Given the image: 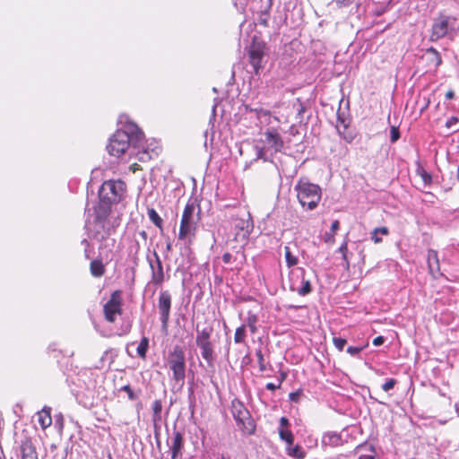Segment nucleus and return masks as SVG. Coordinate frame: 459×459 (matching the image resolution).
<instances>
[{"label": "nucleus", "instance_id": "56", "mask_svg": "<svg viewBox=\"0 0 459 459\" xmlns=\"http://www.w3.org/2000/svg\"><path fill=\"white\" fill-rule=\"evenodd\" d=\"M329 438H330V442L333 441V443L337 442L339 440V437L337 435L329 436Z\"/></svg>", "mask_w": 459, "mask_h": 459}, {"label": "nucleus", "instance_id": "28", "mask_svg": "<svg viewBox=\"0 0 459 459\" xmlns=\"http://www.w3.org/2000/svg\"><path fill=\"white\" fill-rule=\"evenodd\" d=\"M279 435L281 439L284 440L288 446H292L294 441V437L290 430L280 429Z\"/></svg>", "mask_w": 459, "mask_h": 459}, {"label": "nucleus", "instance_id": "32", "mask_svg": "<svg viewBox=\"0 0 459 459\" xmlns=\"http://www.w3.org/2000/svg\"><path fill=\"white\" fill-rule=\"evenodd\" d=\"M311 291V285L309 281H303V285L298 290V293L301 296H305Z\"/></svg>", "mask_w": 459, "mask_h": 459}, {"label": "nucleus", "instance_id": "30", "mask_svg": "<svg viewBox=\"0 0 459 459\" xmlns=\"http://www.w3.org/2000/svg\"><path fill=\"white\" fill-rule=\"evenodd\" d=\"M246 322H247V325L250 329V332L252 333H256V331H257V327H256L257 317H256V316L255 315H249L247 317Z\"/></svg>", "mask_w": 459, "mask_h": 459}, {"label": "nucleus", "instance_id": "17", "mask_svg": "<svg viewBox=\"0 0 459 459\" xmlns=\"http://www.w3.org/2000/svg\"><path fill=\"white\" fill-rule=\"evenodd\" d=\"M183 447V436L180 432H176L173 438V444L171 446V457L176 459Z\"/></svg>", "mask_w": 459, "mask_h": 459}, {"label": "nucleus", "instance_id": "43", "mask_svg": "<svg viewBox=\"0 0 459 459\" xmlns=\"http://www.w3.org/2000/svg\"><path fill=\"white\" fill-rule=\"evenodd\" d=\"M371 238L375 243H380L382 241V239L378 237V232L375 230V229L371 233Z\"/></svg>", "mask_w": 459, "mask_h": 459}, {"label": "nucleus", "instance_id": "48", "mask_svg": "<svg viewBox=\"0 0 459 459\" xmlns=\"http://www.w3.org/2000/svg\"><path fill=\"white\" fill-rule=\"evenodd\" d=\"M340 223L338 221H334L331 225V232L333 234L339 229Z\"/></svg>", "mask_w": 459, "mask_h": 459}, {"label": "nucleus", "instance_id": "3", "mask_svg": "<svg viewBox=\"0 0 459 459\" xmlns=\"http://www.w3.org/2000/svg\"><path fill=\"white\" fill-rule=\"evenodd\" d=\"M197 210L196 212V206L194 203H187L183 211L178 238L187 244L192 243L195 238L197 224L200 221V209Z\"/></svg>", "mask_w": 459, "mask_h": 459}, {"label": "nucleus", "instance_id": "23", "mask_svg": "<svg viewBox=\"0 0 459 459\" xmlns=\"http://www.w3.org/2000/svg\"><path fill=\"white\" fill-rule=\"evenodd\" d=\"M22 459H38V455L32 446H23L22 447Z\"/></svg>", "mask_w": 459, "mask_h": 459}, {"label": "nucleus", "instance_id": "18", "mask_svg": "<svg viewBox=\"0 0 459 459\" xmlns=\"http://www.w3.org/2000/svg\"><path fill=\"white\" fill-rule=\"evenodd\" d=\"M90 271L93 277H101L105 273V266L101 260L95 259L91 262Z\"/></svg>", "mask_w": 459, "mask_h": 459}, {"label": "nucleus", "instance_id": "7", "mask_svg": "<svg viewBox=\"0 0 459 459\" xmlns=\"http://www.w3.org/2000/svg\"><path fill=\"white\" fill-rule=\"evenodd\" d=\"M169 364L170 369L173 371V378L176 381H183L186 374L185 353L183 350L176 346L169 355Z\"/></svg>", "mask_w": 459, "mask_h": 459}, {"label": "nucleus", "instance_id": "38", "mask_svg": "<svg viewBox=\"0 0 459 459\" xmlns=\"http://www.w3.org/2000/svg\"><path fill=\"white\" fill-rule=\"evenodd\" d=\"M338 251H339L340 253H342V258H343V260H345V261H346V264H347V266H349V261H348V259H347V255H346V252H347V243H346V242H344V243H343V244L339 247Z\"/></svg>", "mask_w": 459, "mask_h": 459}, {"label": "nucleus", "instance_id": "50", "mask_svg": "<svg viewBox=\"0 0 459 459\" xmlns=\"http://www.w3.org/2000/svg\"><path fill=\"white\" fill-rule=\"evenodd\" d=\"M231 260V255L230 253H225L223 255H222V261L225 263V264H229Z\"/></svg>", "mask_w": 459, "mask_h": 459}, {"label": "nucleus", "instance_id": "53", "mask_svg": "<svg viewBox=\"0 0 459 459\" xmlns=\"http://www.w3.org/2000/svg\"><path fill=\"white\" fill-rule=\"evenodd\" d=\"M454 97H455V92H454V91H452V90L448 91L446 93V98L447 100H452V99H454Z\"/></svg>", "mask_w": 459, "mask_h": 459}, {"label": "nucleus", "instance_id": "29", "mask_svg": "<svg viewBox=\"0 0 459 459\" xmlns=\"http://www.w3.org/2000/svg\"><path fill=\"white\" fill-rule=\"evenodd\" d=\"M286 263L289 267L294 266L298 264V258L293 255L289 247H284Z\"/></svg>", "mask_w": 459, "mask_h": 459}, {"label": "nucleus", "instance_id": "25", "mask_svg": "<svg viewBox=\"0 0 459 459\" xmlns=\"http://www.w3.org/2000/svg\"><path fill=\"white\" fill-rule=\"evenodd\" d=\"M147 213H148V217H149L150 221L155 226H157L158 228L161 229L162 228L163 221L160 217L158 212L153 208H151V209H148V212Z\"/></svg>", "mask_w": 459, "mask_h": 459}, {"label": "nucleus", "instance_id": "24", "mask_svg": "<svg viewBox=\"0 0 459 459\" xmlns=\"http://www.w3.org/2000/svg\"><path fill=\"white\" fill-rule=\"evenodd\" d=\"M212 333V327H205L202 330H197L195 343L199 342L210 340Z\"/></svg>", "mask_w": 459, "mask_h": 459}, {"label": "nucleus", "instance_id": "20", "mask_svg": "<svg viewBox=\"0 0 459 459\" xmlns=\"http://www.w3.org/2000/svg\"><path fill=\"white\" fill-rule=\"evenodd\" d=\"M152 422L154 425H156V423H160V421L161 420V411H162L161 402L160 400H155L152 403Z\"/></svg>", "mask_w": 459, "mask_h": 459}, {"label": "nucleus", "instance_id": "21", "mask_svg": "<svg viewBox=\"0 0 459 459\" xmlns=\"http://www.w3.org/2000/svg\"><path fill=\"white\" fill-rule=\"evenodd\" d=\"M287 454L293 457V458H296V459H303L306 455V453L304 452V450L302 449L301 446H299V445H296L294 446H288L287 447Z\"/></svg>", "mask_w": 459, "mask_h": 459}, {"label": "nucleus", "instance_id": "33", "mask_svg": "<svg viewBox=\"0 0 459 459\" xmlns=\"http://www.w3.org/2000/svg\"><path fill=\"white\" fill-rule=\"evenodd\" d=\"M255 355L257 357V361H258L260 371H262V372L265 371L266 367L264 364V355L262 353V351L261 350L256 351Z\"/></svg>", "mask_w": 459, "mask_h": 459}, {"label": "nucleus", "instance_id": "54", "mask_svg": "<svg viewBox=\"0 0 459 459\" xmlns=\"http://www.w3.org/2000/svg\"><path fill=\"white\" fill-rule=\"evenodd\" d=\"M299 393H290V399L291 401H298V397H299Z\"/></svg>", "mask_w": 459, "mask_h": 459}, {"label": "nucleus", "instance_id": "39", "mask_svg": "<svg viewBox=\"0 0 459 459\" xmlns=\"http://www.w3.org/2000/svg\"><path fill=\"white\" fill-rule=\"evenodd\" d=\"M122 390L127 393L128 398L130 400H134L136 398L134 393L133 392V390L131 389V387L128 385H124L122 387Z\"/></svg>", "mask_w": 459, "mask_h": 459}, {"label": "nucleus", "instance_id": "47", "mask_svg": "<svg viewBox=\"0 0 459 459\" xmlns=\"http://www.w3.org/2000/svg\"><path fill=\"white\" fill-rule=\"evenodd\" d=\"M375 230L382 235H388L389 233V230L386 227L376 228Z\"/></svg>", "mask_w": 459, "mask_h": 459}, {"label": "nucleus", "instance_id": "15", "mask_svg": "<svg viewBox=\"0 0 459 459\" xmlns=\"http://www.w3.org/2000/svg\"><path fill=\"white\" fill-rule=\"evenodd\" d=\"M232 413L236 420L243 422L248 415V411L244 407L243 403L238 401L232 402Z\"/></svg>", "mask_w": 459, "mask_h": 459}, {"label": "nucleus", "instance_id": "6", "mask_svg": "<svg viewBox=\"0 0 459 459\" xmlns=\"http://www.w3.org/2000/svg\"><path fill=\"white\" fill-rule=\"evenodd\" d=\"M122 291L117 290L111 293L109 300L103 306L105 319L109 323L116 322L117 316L122 315Z\"/></svg>", "mask_w": 459, "mask_h": 459}, {"label": "nucleus", "instance_id": "12", "mask_svg": "<svg viewBox=\"0 0 459 459\" xmlns=\"http://www.w3.org/2000/svg\"><path fill=\"white\" fill-rule=\"evenodd\" d=\"M264 136L270 148H272L275 152L281 151L283 148V141L276 129H268L264 133Z\"/></svg>", "mask_w": 459, "mask_h": 459}, {"label": "nucleus", "instance_id": "45", "mask_svg": "<svg viewBox=\"0 0 459 459\" xmlns=\"http://www.w3.org/2000/svg\"><path fill=\"white\" fill-rule=\"evenodd\" d=\"M384 341H385V339H384V337H383V336H377V337H376V338L373 340V342H373V344H374L375 346H379V345L383 344Z\"/></svg>", "mask_w": 459, "mask_h": 459}, {"label": "nucleus", "instance_id": "35", "mask_svg": "<svg viewBox=\"0 0 459 459\" xmlns=\"http://www.w3.org/2000/svg\"><path fill=\"white\" fill-rule=\"evenodd\" d=\"M396 384V380L394 378L388 379L385 384L382 385V389L385 392H388L389 390L393 389Z\"/></svg>", "mask_w": 459, "mask_h": 459}, {"label": "nucleus", "instance_id": "8", "mask_svg": "<svg viewBox=\"0 0 459 459\" xmlns=\"http://www.w3.org/2000/svg\"><path fill=\"white\" fill-rule=\"evenodd\" d=\"M233 224L235 229L238 230L236 238H241L242 240L247 239L254 228L250 213L243 212L242 214L238 215L234 219Z\"/></svg>", "mask_w": 459, "mask_h": 459}, {"label": "nucleus", "instance_id": "5", "mask_svg": "<svg viewBox=\"0 0 459 459\" xmlns=\"http://www.w3.org/2000/svg\"><path fill=\"white\" fill-rule=\"evenodd\" d=\"M265 49V43L262 40L256 39L255 38L253 39L252 43L248 48L247 53L249 63L256 74L264 67L266 63Z\"/></svg>", "mask_w": 459, "mask_h": 459}, {"label": "nucleus", "instance_id": "31", "mask_svg": "<svg viewBox=\"0 0 459 459\" xmlns=\"http://www.w3.org/2000/svg\"><path fill=\"white\" fill-rule=\"evenodd\" d=\"M427 53L433 55L432 61L435 63L436 66H438L442 63V59H441L439 53L434 48L431 47V48H428Z\"/></svg>", "mask_w": 459, "mask_h": 459}, {"label": "nucleus", "instance_id": "34", "mask_svg": "<svg viewBox=\"0 0 459 459\" xmlns=\"http://www.w3.org/2000/svg\"><path fill=\"white\" fill-rule=\"evenodd\" d=\"M333 342L339 351H342L346 344V340L343 338L333 337Z\"/></svg>", "mask_w": 459, "mask_h": 459}, {"label": "nucleus", "instance_id": "2", "mask_svg": "<svg viewBox=\"0 0 459 459\" xmlns=\"http://www.w3.org/2000/svg\"><path fill=\"white\" fill-rule=\"evenodd\" d=\"M126 191V185L121 180H108L105 181L99 190V197L100 201V210H102L100 214L98 212L97 218L100 219L106 217L109 211L111 204L118 203L122 199Z\"/></svg>", "mask_w": 459, "mask_h": 459}, {"label": "nucleus", "instance_id": "52", "mask_svg": "<svg viewBox=\"0 0 459 459\" xmlns=\"http://www.w3.org/2000/svg\"><path fill=\"white\" fill-rule=\"evenodd\" d=\"M325 242H333V234L332 232L325 235Z\"/></svg>", "mask_w": 459, "mask_h": 459}, {"label": "nucleus", "instance_id": "1", "mask_svg": "<svg viewBox=\"0 0 459 459\" xmlns=\"http://www.w3.org/2000/svg\"><path fill=\"white\" fill-rule=\"evenodd\" d=\"M130 145L134 148H143L144 134L137 125L128 121L110 137L107 149L110 155L119 157Z\"/></svg>", "mask_w": 459, "mask_h": 459}, {"label": "nucleus", "instance_id": "37", "mask_svg": "<svg viewBox=\"0 0 459 459\" xmlns=\"http://www.w3.org/2000/svg\"><path fill=\"white\" fill-rule=\"evenodd\" d=\"M138 160L140 161H146L152 158V156L149 154V152L146 150H143V152H138Z\"/></svg>", "mask_w": 459, "mask_h": 459}, {"label": "nucleus", "instance_id": "51", "mask_svg": "<svg viewBox=\"0 0 459 459\" xmlns=\"http://www.w3.org/2000/svg\"><path fill=\"white\" fill-rule=\"evenodd\" d=\"M281 429H283L284 427H287L289 425V420L285 417H281L280 420Z\"/></svg>", "mask_w": 459, "mask_h": 459}, {"label": "nucleus", "instance_id": "49", "mask_svg": "<svg viewBox=\"0 0 459 459\" xmlns=\"http://www.w3.org/2000/svg\"><path fill=\"white\" fill-rule=\"evenodd\" d=\"M421 177H422V179H423V181L425 183H429L431 181V177L427 172H423Z\"/></svg>", "mask_w": 459, "mask_h": 459}, {"label": "nucleus", "instance_id": "42", "mask_svg": "<svg viewBox=\"0 0 459 459\" xmlns=\"http://www.w3.org/2000/svg\"><path fill=\"white\" fill-rule=\"evenodd\" d=\"M153 428H154V435H155V437L157 440V446L160 447V441L159 439V433H160V427L159 423H156V425L153 424Z\"/></svg>", "mask_w": 459, "mask_h": 459}, {"label": "nucleus", "instance_id": "11", "mask_svg": "<svg viewBox=\"0 0 459 459\" xmlns=\"http://www.w3.org/2000/svg\"><path fill=\"white\" fill-rule=\"evenodd\" d=\"M448 20L446 16H440L435 20L430 35L431 41H437L444 38L448 32Z\"/></svg>", "mask_w": 459, "mask_h": 459}, {"label": "nucleus", "instance_id": "55", "mask_svg": "<svg viewBox=\"0 0 459 459\" xmlns=\"http://www.w3.org/2000/svg\"><path fill=\"white\" fill-rule=\"evenodd\" d=\"M358 459H375V457L370 455H361Z\"/></svg>", "mask_w": 459, "mask_h": 459}, {"label": "nucleus", "instance_id": "16", "mask_svg": "<svg viewBox=\"0 0 459 459\" xmlns=\"http://www.w3.org/2000/svg\"><path fill=\"white\" fill-rule=\"evenodd\" d=\"M251 111L255 112L257 119L261 124L270 125L272 120L278 121L276 117H272L271 112L263 108H254Z\"/></svg>", "mask_w": 459, "mask_h": 459}, {"label": "nucleus", "instance_id": "4", "mask_svg": "<svg viewBox=\"0 0 459 459\" xmlns=\"http://www.w3.org/2000/svg\"><path fill=\"white\" fill-rule=\"evenodd\" d=\"M297 197L303 208L314 210L322 197V191L318 185L300 179L295 186Z\"/></svg>", "mask_w": 459, "mask_h": 459}, {"label": "nucleus", "instance_id": "46", "mask_svg": "<svg viewBox=\"0 0 459 459\" xmlns=\"http://www.w3.org/2000/svg\"><path fill=\"white\" fill-rule=\"evenodd\" d=\"M458 121V119L455 117H452L449 120L446 121V127L450 128L452 127L456 122Z\"/></svg>", "mask_w": 459, "mask_h": 459}, {"label": "nucleus", "instance_id": "41", "mask_svg": "<svg viewBox=\"0 0 459 459\" xmlns=\"http://www.w3.org/2000/svg\"><path fill=\"white\" fill-rule=\"evenodd\" d=\"M361 350H362L361 347L350 346L347 349V352L350 353L352 356H355V355L359 354L361 351Z\"/></svg>", "mask_w": 459, "mask_h": 459}, {"label": "nucleus", "instance_id": "27", "mask_svg": "<svg viewBox=\"0 0 459 459\" xmlns=\"http://www.w3.org/2000/svg\"><path fill=\"white\" fill-rule=\"evenodd\" d=\"M339 121L341 122V124L342 125V127H343V131L341 130V127L339 126H336L337 128V131L338 133L342 135L343 139L347 142V143H351L354 139V136L351 133H348L346 134L344 131L347 129L348 127V125L345 123V120L344 119H342V118H339Z\"/></svg>", "mask_w": 459, "mask_h": 459}, {"label": "nucleus", "instance_id": "58", "mask_svg": "<svg viewBox=\"0 0 459 459\" xmlns=\"http://www.w3.org/2000/svg\"><path fill=\"white\" fill-rule=\"evenodd\" d=\"M221 459H229V458H226L225 456H221Z\"/></svg>", "mask_w": 459, "mask_h": 459}, {"label": "nucleus", "instance_id": "26", "mask_svg": "<svg viewBox=\"0 0 459 459\" xmlns=\"http://www.w3.org/2000/svg\"><path fill=\"white\" fill-rule=\"evenodd\" d=\"M148 347H149V339L147 337L143 336L141 339V342L137 347V354L139 355V357H141L142 359H144L146 357Z\"/></svg>", "mask_w": 459, "mask_h": 459}, {"label": "nucleus", "instance_id": "10", "mask_svg": "<svg viewBox=\"0 0 459 459\" xmlns=\"http://www.w3.org/2000/svg\"><path fill=\"white\" fill-rule=\"evenodd\" d=\"M154 261L148 257L152 270V281L155 285H160L164 281V272L161 260L156 251L153 252Z\"/></svg>", "mask_w": 459, "mask_h": 459}, {"label": "nucleus", "instance_id": "22", "mask_svg": "<svg viewBox=\"0 0 459 459\" xmlns=\"http://www.w3.org/2000/svg\"><path fill=\"white\" fill-rule=\"evenodd\" d=\"M247 338V329L246 325H242L238 326L234 334V342L235 343H246Z\"/></svg>", "mask_w": 459, "mask_h": 459}, {"label": "nucleus", "instance_id": "13", "mask_svg": "<svg viewBox=\"0 0 459 459\" xmlns=\"http://www.w3.org/2000/svg\"><path fill=\"white\" fill-rule=\"evenodd\" d=\"M197 347L201 350V355L208 365H212L214 359V350L211 340L196 342Z\"/></svg>", "mask_w": 459, "mask_h": 459}, {"label": "nucleus", "instance_id": "44", "mask_svg": "<svg viewBox=\"0 0 459 459\" xmlns=\"http://www.w3.org/2000/svg\"><path fill=\"white\" fill-rule=\"evenodd\" d=\"M281 386V382L278 385H275L273 383H267L266 384V389L270 391H274L278 389Z\"/></svg>", "mask_w": 459, "mask_h": 459}, {"label": "nucleus", "instance_id": "36", "mask_svg": "<svg viewBox=\"0 0 459 459\" xmlns=\"http://www.w3.org/2000/svg\"><path fill=\"white\" fill-rule=\"evenodd\" d=\"M390 140L392 143H395L400 138V132L396 126L391 127Z\"/></svg>", "mask_w": 459, "mask_h": 459}, {"label": "nucleus", "instance_id": "40", "mask_svg": "<svg viewBox=\"0 0 459 459\" xmlns=\"http://www.w3.org/2000/svg\"><path fill=\"white\" fill-rule=\"evenodd\" d=\"M352 0H333V3L336 4L337 7H343L348 6L351 4Z\"/></svg>", "mask_w": 459, "mask_h": 459}, {"label": "nucleus", "instance_id": "14", "mask_svg": "<svg viewBox=\"0 0 459 459\" xmlns=\"http://www.w3.org/2000/svg\"><path fill=\"white\" fill-rule=\"evenodd\" d=\"M428 266L429 269V273L433 277H437L441 274L440 267H439V260L437 256V253L435 250H429L428 252Z\"/></svg>", "mask_w": 459, "mask_h": 459}, {"label": "nucleus", "instance_id": "19", "mask_svg": "<svg viewBox=\"0 0 459 459\" xmlns=\"http://www.w3.org/2000/svg\"><path fill=\"white\" fill-rule=\"evenodd\" d=\"M39 422L42 429H47L52 423V419L50 416V408H44L40 412H39Z\"/></svg>", "mask_w": 459, "mask_h": 459}, {"label": "nucleus", "instance_id": "57", "mask_svg": "<svg viewBox=\"0 0 459 459\" xmlns=\"http://www.w3.org/2000/svg\"><path fill=\"white\" fill-rule=\"evenodd\" d=\"M172 248V246H171V243L170 242H168L167 245H166V250L168 252H169Z\"/></svg>", "mask_w": 459, "mask_h": 459}, {"label": "nucleus", "instance_id": "9", "mask_svg": "<svg viewBox=\"0 0 459 459\" xmlns=\"http://www.w3.org/2000/svg\"><path fill=\"white\" fill-rule=\"evenodd\" d=\"M158 307L160 313V321L162 323V328L166 330L169 319L171 307V295L168 290H163L160 292L159 297Z\"/></svg>", "mask_w": 459, "mask_h": 459}]
</instances>
